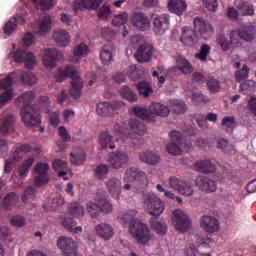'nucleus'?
<instances>
[{
    "mask_svg": "<svg viewBox=\"0 0 256 256\" xmlns=\"http://www.w3.org/2000/svg\"><path fill=\"white\" fill-rule=\"evenodd\" d=\"M110 172V166L99 164L94 170V177L97 180H105Z\"/></svg>",
    "mask_w": 256,
    "mask_h": 256,
    "instance_id": "09e8293b",
    "label": "nucleus"
},
{
    "mask_svg": "<svg viewBox=\"0 0 256 256\" xmlns=\"http://www.w3.org/2000/svg\"><path fill=\"white\" fill-rule=\"evenodd\" d=\"M104 0H82L80 3L74 4V12H78L82 9L97 10Z\"/></svg>",
    "mask_w": 256,
    "mask_h": 256,
    "instance_id": "7c9ffc66",
    "label": "nucleus"
},
{
    "mask_svg": "<svg viewBox=\"0 0 256 256\" xmlns=\"http://www.w3.org/2000/svg\"><path fill=\"white\" fill-rule=\"evenodd\" d=\"M15 118L13 114L4 112L0 118V134L5 136L14 131Z\"/></svg>",
    "mask_w": 256,
    "mask_h": 256,
    "instance_id": "a211bd4d",
    "label": "nucleus"
},
{
    "mask_svg": "<svg viewBox=\"0 0 256 256\" xmlns=\"http://www.w3.org/2000/svg\"><path fill=\"white\" fill-rule=\"evenodd\" d=\"M131 24L139 31H146L150 28V19L143 13H134Z\"/></svg>",
    "mask_w": 256,
    "mask_h": 256,
    "instance_id": "4be33fe9",
    "label": "nucleus"
},
{
    "mask_svg": "<svg viewBox=\"0 0 256 256\" xmlns=\"http://www.w3.org/2000/svg\"><path fill=\"white\" fill-rule=\"evenodd\" d=\"M195 168L202 173H214L216 171V166L212 164L210 160L197 161L194 164Z\"/></svg>",
    "mask_w": 256,
    "mask_h": 256,
    "instance_id": "a19ab883",
    "label": "nucleus"
},
{
    "mask_svg": "<svg viewBox=\"0 0 256 256\" xmlns=\"http://www.w3.org/2000/svg\"><path fill=\"white\" fill-rule=\"evenodd\" d=\"M200 226L208 233H214L216 231H219V229H220L219 221L215 217H212V216L202 217Z\"/></svg>",
    "mask_w": 256,
    "mask_h": 256,
    "instance_id": "bb28decb",
    "label": "nucleus"
},
{
    "mask_svg": "<svg viewBox=\"0 0 256 256\" xmlns=\"http://www.w3.org/2000/svg\"><path fill=\"white\" fill-rule=\"evenodd\" d=\"M89 54V47L86 43L82 42L74 47V57L72 60L79 62L83 57H87Z\"/></svg>",
    "mask_w": 256,
    "mask_h": 256,
    "instance_id": "58836bf2",
    "label": "nucleus"
},
{
    "mask_svg": "<svg viewBox=\"0 0 256 256\" xmlns=\"http://www.w3.org/2000/svg\"><path fill=\"white\" fill-rule=\"evenodd\" d=\"M120 96L130 103H136L138 101L137 94L128 86H122L119 90Z\"/></svg>",
    "mask_w": 256,
    "mask_h": 256,
    "instance_id": "79ce46f5",
    "label": "nucleus"
},
{
    "mask_svg": "<svg viewBox=\"0 0 256 256\" xmlns=\"http://www.w3.org/2000/svg\"><path fill=\"white\" fill-rule=\"evenodd\" d=\"M10 224L15 227H23L26 224V218L23 215H14L11 220Z\"/></svg>",
    "mask_w": 256,
    "mask_h": 256,
    "instance_id": "338daca9",
    "label": "nucleus"
},
{
    "mask_svg": "<svg viewBox=\"0 0 256 256\" xmlns=\"http://www.w3.org/2000/svg\"><path fill=\"white\" fill-rule=\"evenodd\" d=\"M128 126L131 132H128V128L120 126V124H114L113 132L122 140L126 139H138V136H143L146 133V126L139 122L137 118H131L128 122ZM137 135V136H136Z\"/></svg>",
    "mask_w": 256,
    "mask_h": 256,
    "instance_id": "20e7f679",
    "label": "nucleus"
},
{
    "mask_svg": "<svg viewBox=\"0 0 256 256\" xmlns=\"http://www.w3.org/2000/svg\"><path fill=\"white\" fill-rule=\"evenodd\" d=\"M170 107L172 112L177 115L185 114L187 111V106L181 99L170 100Z\"/></svg>",
    "mask_w": 256,
    "mask_h": 256,
    "instance_id": "37998d69",
    "label": "nucleus"
},
{
    "mask_svg": "<svg viewBox=\"0 0 256 256\" xmlns=\"http://www.w3.org/2000/svg\"><path fill=\"white\" fill-rule=\"evenodd\" d=\"M58 248L64 256H77L78 244L72 238L62 236L58 239Z\"/></svg>",
    "mask_w": 256,
    "mask_h": 256,
    "instance_id": "2eb2a0df",
    "label": "nucleus"
},
{
    "mask_svg": "<svg viewBox=\"0 0 256 256\" xmlns=\"http://www.w3.org/2000/svg\"><path fill=\"white\" fill-rule=\"evenodd\" d=\"M242 35L240 29H234L230 31V42L234 47H240L242 45Z\"/></svg>",
    "mask_w": 256,
    "mask_h": 256,
    "instance_id": "603ef678",
    "label": "nucleus"
},
{
    "mask_svg": "<svg viewBox=\"0 0 256 256\" xmlns=\"http://www.w3.org/2000/svg\"><path fill=\"white\" fill-rule=\"evenodd\" d=\"M86 160V154L83 149L78 148L70 153V162L74 165H83Z\"/></svg>",
    "mask_w": 256,
    "mask_h": 256,
    "instance_id": "c03bdc74",
    "label": "nucleus"
},
{
    "mask_svg": "<svg viewBox=\"0 0 256 256\" xmlns=\"http://www.w3.org/2000/svg\"><path fill=\"white\" fill-rule=\"evenodd\" d=\"M170 26V17L167 14L156 16L153 20V31L156 35H163Z\"/></svg>",
    "mask_w": 256,
    "mask_h": 256,
    "instance_id": "dca6fc26",
    "label": "nucleus"
},
{
    "mask_svg": "<svg viewBox=\"0 0 256 256\" xmlns=\"http://www.w3.org/2000/svg\"><path fill=\"white\" fill-rule=\"evenodd\" d=\"M114 45L111 43L103 45L100 50V60L103 65H110L113 62Z\"/></svg>",
    "mask_w": 256,
    "mask_h": 256,
    "instance_id": "2f4dec72",
    "label": "nucleus"
},
{
    "mask_svg": "<svg viewBox=\"0 0 256 256\" xmlns=\"http://www.w3.org/2000/svg\"><path fill=\"white\" fill-rule=\"evenodd\" d=\"M139 160L142 163L155 166L158 163H160L161 158H160V155L154 152H141L139 153Z\"/></svg>",
    "mask_w": 256,
    "mask_h": 256,
    "instance_id": "c9c22d12",
    "label": "nucleus"
},
{
    "mask_svg": "<svg viewBox=\"0 0 256 256\" xmlns=\"http://www.w3.org/2000/svg\"><path fill=\"white\" fill-rule=\"evenodd\" d=\"M238 14L239 16H253L255 14L253 5L245 2L240 3L238 6Z\"/></svg>",
    "mask_w": 256,
    "mask_h": 256,
    "instance_id": "3c124183",
    "label": "nucleus"
},
{
    "mask_svg": "<svg viewBox=\"0 0 256 256\" xmlns=\"http://www.w3.org/2000/svg\"><path fill=\"white\" fill-rule=\"evenodd\" d=\"M123 107H125V104L120 100H114L113 102H98L96 105V113L100 117H113Z\"/></svg>",
    "mask_w": 256,
    "mask_h": 256,
    "instance_id": "6e6552de",
    "label": "nucleus"
},
{
    "mask_svg": "<svg viewBox=\"0 0 256 256\" xmlns=\"http://www.w3.org/2000/svg\"><path fill=\"white\" fill-rule=\"evenodd\" d=\"M151 228L159 235H164L167 233L168 227L165 223L151 220Z\"/></svg>",
    "mask_w": 256,
    "mask_h": 256,
    "instance_id": "e2e57ef3",
    "label": "nucleus"
},
{
    "mask_svg": "<svg viewBox=\"0 0 256 256\" xmlns=\"http://www.w3.org/2000/svg\"><path fill=\"white\" fill-rule=\"evenodd\" d=\"M51 29V17L46 15L42 17L33 27L36 34L45 36Z\"/></svg>",
    "mask_w": 256,
    "mask_h": 256,
    "instance_id": "cd10ccee",
    "label": "nucleus"
},
{
    "mask_svg": "<svg viewBox=\"0 0 256 256\" xmlns=\"http://www.w3.org/2000/svg\"><path fill=\"white\" fill-rule=\"evenodd\" d=\"M106 189L111 197L119 199L122 193V181L113 177L106 182Z\"/></svg>",
    "mask_w": 256,
    "mask_h": 256,
    "instance_id": "a878e982",
    "label": "nucleus"
},
{
    "mask_svg": "<svg viewBox=\"0 0 256 256\" xmlns=\"http://www.w3.org/2000/svg\"><path fill=\"white\" fill-rule=\"evenodd\" d=\"M170 143L167 145L166 150L168 154L173 156L182 155L183 151H190L192 148V143L190 140H186L181 132L177 130H172L169 134Z\"/></svg>",
    "mask_w": 256,
    "mask_h": 256,
    "instance_id": "39448f33",
    "label": "nucleus"
},
{
    "mask_svg": "<svg viewBox=\"0 0 256 256\" xmlns=\"http://www.w3.org/2000/svg\"><path fill=\"white\" fill-rule=\"evenodd\" d=\"M8 58L13 59L17 63H25L28 69H31L37 63L36 56L33 54V52L25 49L11 51Z\"/></svg>",
    "mask_w": 256,
    "mask_h": 256,
    "instance_id": "1a4fd4ad",
    "label": "nucleus"
},
{
    "mask_svg": "<svg viewBox=\"0 0 256 256\" xmlns=\"http://www.w3.org/2000/svg\"><path fill=\"white\" fill-rule=\"evenodd\" d=\"M35 98L36 95L33 91H26L16 100V104L21 107L22 120L27 127H33L41 123L40 114L32 106V101Z\"/></svg>",
    "mask_w": 256,
    "mask_h": 256,
    "instance_id": "f257e3e1",
    "label": "nucleus"
},
{
    "mask_svg": "<svg viewBox=\"0 0 256 256\" xmlns=\"http://www.w3.org/2000/svg\"><path fill=\"white\" fill-rule=\"evenodd\" d=\"M53 37L56 45L60 47L66 48L71 44V35L64 29L54 31Z\"/></svg>",
    "mask_w": 256,
    "mask_h": 256,
    "instance_id": "c756f323",
    "label": "nucleus"
},
{
    "mask_svg": "<svg viewBox=\"0 0 256 256\" xmlns=\"http://www.w3.org/2000/svg\"><path fill=\"white\" fill-rule=\"evenodd\" d=\"M63 59V53L56 48H46L43 50V64L47 69H54L57 62Z\"/></svg>",
    "mask_w": 256,
    "mask_h": 256,
    "instance_id": "f8f14e48",
    "label": "nucleus"
},
{
    "mask_svg": "<svg viewBox=\"0 0 256 256\" xmlns=\"http://www.w3.org/2000/svg\"><path fill=\"white\" fill-rule=\"evenodd\" d=\"M207 88L210 93H219L221 90L220 80L215 77L209 78L207 80Z\"/></svg>",
    "mask_w": 256,
    "mask_h": 256,
    "instance_id": "6e6d98bb",
    "label": "nucleus"
},
{
    "mask_svg": "<svg viewBox=\"0 0 256 256\" xmlns=\"http://www.w3.org/2000/svg\"><path fill=\"white\" fill-rule=\"evenodd\" d=\"M194 30L200 34L204 40H209L214 34V27L205 19L197 17L193 21Z\"/></svg>",
    "mask_w": 256,
    "mask_h": 256,
    "instance_id": "ddd939ff",
    "label": "nucleus"
},
{
    "mask_svg": "<svg viewBox=\"0 0 256 256\" xmlns=\"http://www.w3.org/2000/svg\"><path fill=\"white\" fill-rule=\"evenodd\" d=\"M140 96L148 98L153 94V88L149 82L141 81L136 84Z\"/></svg>",
    "mask_w": 256,
    "mask_h": 256,
    "instance_id": "a18cd8bd",
    "label": "nucleus"
},
{
    "mask_svg": "<svg viewBox=\"0 0 256 256\" xmlns=\"http://www.w3.org/2000/svg\"><path fill=\"white\" fill-rule=\"evenodd\" d=\"M99 143L104 149L114 150L116 148L115 140L109 132H101L99 136Z\"/></svg>",
    "mask_w": 256,
    "mask_h": 256,
    "instance_id": "e433bc0d",
    "label": "nucleus"
},
{
    "mask_svg": "<svg viewBox=\"0 0 256 256\" xmlns=\"http://www.w3.org/2000/svg\"><path fill=\"white\" fill-rule=\"evenodd\" d=\"M87 210H88V213H90L91 217L96 218L98 216V213L100 211L98 196L96 198V203L88 202Z\"/></svg>",
    "mask_w": 256,
    "mask_h": 256,
    "instance_id": "69168bd1",
    "label": "nucleus"
},
{
    "mask_svg": "<svg viewBox=\"0 0 256 256\" xmlns=\"http://www.w3.org/2000/svg\"><path fill=\"white\" fill-rule=\"evenodd\" d=\"M169 186L170 188L178 191V193L185 196H191L194 193L193 183L184 181L176 177H171L169 179Z\"/></svg>",
    "mask_w": 256,
    "mask_h": 256,
    "instance_id": "4468645a",
    "label": "nucleus"
},
{
    "mask_svg": "<svg viewBox=\"0 0 256 256\" xmlns=\"http://www.w3.org/2000/svg\"><path fill=\"white\" fill-rule=\"evenodd\" d=\"M35 159L34 158H29L23 162V164L18 168V174H19V179L17 176L12 177L13 183L17 186L20 187L23 185V180L28 176L29 171L31 167L33 166ZM18 179V181H17Z\"/></svg>",
    "mask_w": 256,
    "mask_h": 256,
    "instance_id": "f3484780",
    "label": "nucleus"
},
{
    "mask_svg": "<svg viewBox=\"0 0 256 256\" xmlns=\"http://www.w3.org/2000/svg\"><path fill=\"white\" fill-rule=\"evenodd\" d=\"M239 31L241 33L242 41L251 42L255 39L256 29L254 25H244L239 28Z\"/></svg>",
    "mask_w": 256,
    "mask_h": 256,
    "instance_id": "4c0bfd02",
    "label": "nucleus"
},
{
    "mask_svg": "<svg viewBox=\"0 0 256 256\" xmlns=\"http://www.w3.org/2000/svg\"><path fill=\"white\" fill-rule=\"evenodd\" d=\"M99 211L104 213H111L113 211L112 204L105 196H98Z\"/></svg>",
    "mask_w": 256,
    "mask_h": 256,
    "instance_id": "8fccbe9b",
    "label": "nucleus"
},
{
    "mask_svg": "<svg viewBox=\"0 0 256 256\" xmlns=\"http://www.w3.org/2000/svg\"><path fill=\"white\" fill-rule=\"evenodd\" d=\"M66 77L72 78L70 96L76 100L79 99L83 88V81L79 72L73 66H68L65 69H59L58 74H56V82H62Z\"/></svg>",
    "mask_w": 256,
    "mask_h": 256,
    "instance_id": "7ed1b4c3",
    "label": "nucleus"
},
{
    "mask_svg": "<svg viewBox=\"0 0 256 256\" xmlns=\"http://www.w3.org/2000/svg\"><path fill=\"white\" fill-rule=\"evenodd\" d=\"M135 216L136 212L130 211L123 214L121 216V220H123L125 223L130 224V234L136 240V242L142 245H146L152 239L150 229L146 224L135 219Z\"/></svg>",
    "mask_w": 256,
    "mask_h": 256,
    "instance_id": "f03ea898",
    "label": "nucleus"
},
{
    "mask_svg": "<svg viewBox=\"0 0 256 256\" xmlns=\"http://www.w3.org/2000/svg\"><path fill=\"white\" fill-rule=\"evenodd\" d=\"M34 194H35V188L33 186L27 187L26 190L24 191V194L22 195V198H21L22 202L26 204L30 198L34 197Z\"/></svg>",
    "mask_w": 256,
    "mask_h": 256,
    "instance_id": "774afa93",
    "label": "nucleus"
},
{
    "mask_svg": "<svg viewBox=\"0 0 256 256\" xmlns=\"http://www.w3.org/2000/svg\"><path fill=\"white\" fill-rule=\"evenodd\" d=\"M124 180L133 183V187L137 191L144 189L149 184L146 173L137 168L127 169Z\"/></svg>",
    "mask_w": 256,
    "mask_h": 256,
    "instance_id": "423d86ee",
    "label": "nucleus"
},
{
    "mask_svg": "<svg viewBox=\"0 0 256 256\" xmlns=\"http://www.w3.org/2000/svg\"><path fill=\"white\" fill-rule=\"evenodd\" d=\"M176 68L185 75L194 72V68L191 62L183 56H178L176 58Z\"/></svg>",
    "mask_w": 256,
    "mask_h": 256,
    "instance_id": "f704fd0d",
    "label": "nucleus"
},
{
    "mask_svg": "<svg viewBox=\"0 0 256 256\" xmlns=\"http://www.w3.org/2000/svg\"><path fill=\"white\" fill-rule=\"evenodd\" d=\"M68 211L74 218L80 219L84 216V208L78 203L70 205V209Z\"/></svg>",
    "mask_w": 256,
    "mask_h": 256,
    "instance_id": "680f3d73",
    "label": "nucleus"
},
{
    "mask_svg": "<svg viewBox=\"0 0 256 256\" xmlns=\"http://www.w3.org/2000/svg\"><path fill=\"white\" fill-rule=\"evenodd\" d=\"M33 150V148L30 145H22L19 148L16 149L13 158L15 161H19L21 159H23V157L31 152Z\"/></svg>",
    "mask_w": 256,
    "mask_h": 256,
    "instance_id": "5fc2aeb1",
    "label": "nucleus"
},
{
    "mask_svg": "<svg viewBox=\"0 0 256 256\" xmlns=\"http://www.w3.org/2000/svg\"><path fill=\"white\" fill-rule=\"evenodd\" d=\"M195 184L201 191L204 192L210 193L215 192L217 190V182L210 180L205 176H199L198 178H196Z\"/></svg>",
    "mask_w": 256,
    "mask_h": 256,
    "instance_id": "393cba45",
    "label": "nucleus"
},
{
    "mask_svg": "<svg viewBox=\"0 0 256 256\" xmlns=\"http://www.w3.org/2000/svg\"><path fill=\"white\" fill-rule=\"evenodd\" d=\"M20 79L25 85H34L38 81L36 75L34 73H32L31 71L22 73L20 75Z\"/></svg>",
    "mask_w": 256,
    "mask_h": 256,
    "instance_id": "4d7b16f0",
    "label": "nucleus"
},
{
    "mask_svg": "<svg viewBox=\"0 0 256 256\" xmlns=\"http://www.w3.org/2000/svg\"><path fill=\"white\" fill-rule=\"evenodd\" d=\"M217 148L221 149L224 153H231L234 151V146L229 143V140H225V138L217 140Z\"/></svg>",
    "mask_w": 256,
    "mask_h": 256,
    "instance_id": "0e129e2a",
    "label": "nucleus"
},
{
    "mask_svg": "<svg viewBox=\"0 0 256 256\" xmlns=\"http://www.w3.org/2000/svg\"><path fill=\"white\" fill-rule=\"evenodd\" d=\"M14 97L13 89H9L0 94V110L5 107Z\"/></svg>",
    "mask_w": 256,
    "mask_h": 256,
    "instance_id": "bf43d9fd",
    "label": "nucleus"
},
{
    "mask_svg": "<svg viewBox=\"0 0 256 256\" xmlns=\"http://www.w3.org/2000/svg\"><path fill=\"white\" fill-rule=\"evenodd\" d=\"M212 47L207 44L203 43L200 46V51L195 54V58L201 62H207L208 56L211 54Z\"/></svg>",
    "mask_w": 256,
    "mask_h": 256,
    "instance_id": "de8ad7c7",
    "label": "nucleus"
},
{
    "mask_svg": "<svg viewBox=\"0 0 256 256\" xmlns=\"http://www.w3.org/2000/svg\"><path fill=\"white\" fill-rule=\"evenodd\" d=\"M129 15L127 12H121L114 16L112 19V25L115 27L124 26L128 21Z\"/></svg>",
    "mask_w": 256,
    "mask_h": 256,
    "instance_id": "864d4df0",
    "label": "nucleus"
},
{
    "mask_svg": "<svg viewBox=\"0 0 256 256\" xmlns=\"http://www.w3.org/2000/svg\"><path fill=\"white\" fill-rule=\"evenodd\" d=\"M132 113L139 119H142L148 122L154 121V118L150 110H146V108H142L141 106H134L132 108Z\"/></svg>",
    "mask_w": 256,
    "mask_h": 256,
    "instance_id": "ea45409f",
    "label": "nucleus"
},
{
    "mask_svg": "<svg viewBox=\"0 0 256 256\" xmlns=\"http://www.w3.org/2000/svg\"><path fill=\"white\" fill-rule=\"evenodd\" d=\"M217 44L220 46L222 51H228L232 45L231 40L226 37L225 34H219L217 37Z\"/></svg>",
    "mask_w": 256,
    "mask_h": 256,
    "instance_id": "052dcab7",
    "label": "nucleus"
},
{
    "mask_svg": "<svg viewBox=\"0 0 256 256\" xmlns=\"http://www.w3.org/2000/svg\"><path fill=\"white\" fill-rule=\"evenodd\" d=\"M130 160L129 154L125 151L116 150L108 154L107 162L113 169H122L128 165Z\"/></svg>",
    "mask_w": 256,
    "mask_h": 256,
    "instance_id": "9d476101",
    "label": "nucleus"
},
{
    "mask_svg": "<svg viewBox=\"0 0 256 256\" xmlns=\"http://www.w3.org/2000/svg\"><path fill=\"white\" fill-rule=\"evenodd\" d=\"M149 112L153 115L165 118L170 114L169 106H165V104H160V102H153L151 106H149Z\"/></svg>",
    "mask_w": 256,
    "mask_h": 256,
    "instance_id": "473e14b6",
    "label": "nucleus"
},
{
    "mask_svg": "<svg viewBox=\"0 0 256 256\" xmlns=\"http://www.w3.org/2000/svg\"><path fill=\"white\" fill-rule=\"evenodd\" d=\"M144 208L155 218H158L165 210L161 199L152 193L144 195Z\"/></svg>",
    "mask_w": 256,
    "mask_h": 256,
    "instance_id": "0eeeda50",
    "label": "nucleus"
},
{
    "mask_svg": "<svg viewBox=\"0 0 256 256\" xmlns=\"http://www.w3.org/2000/svg\"><path fill=\"white\" fill-rule=\"evenodd\" d=\"M172 224L176 230L180 231L181 233H185L190 229L192 222L189 216L182 210H175L173 212Z\"/></svg>",
    "mask_w": 256,
    "mask_h": 256,
    "instance_id": "9b49d317",
    "label": "nucleus"
},
{
    "mask_svg": "<svg viewBox=\"0 0 256 256\" xmlns=\"http://www.w3.org/2000/svg\"><path fill=\"white\" fill-rule=\"evenodd\" d=\"M20 196L16 192H10L1 201V206L5 211H12L15 208H20Z\"/></svg>",
    "mask_w": 256,
    "mask_h": 256,
    "instance_id": "aec40b11",
    "label": "nucleus"
},
{
    "mask_svg": "<svg viewBox=\"0 0 256 256\" xmlns=\"http://www.w3.org/2000/svg\"><path fill=\"white\" fill-rule=\"evenodd\" d=\"M62 225H64V228L68 229V231L74 233L82 232L83 230L81 226L76 227L77 223L71 218L64 219Z\"/></svg>",
    "mask_w": 256,
    "mask_h": 256,
    "instance_id": "13d9d810",
    "label": "nucleus"
},
{
    "mask_svg": "<svg viewBox=\"0 0 256 256\" xmlns=\"http://www.w3.org/2000/svg\"><path fill=\"white\" fill-rule=\"evenodd\" d=\"M50 167L48 163H38L35 167V173L39 176L35 177V183L38 187L44 186L49 181L48 172Z\"/></svg>",
    "mask_w": 256,
    "mask_h": 256,
    "instance_id": "6ab92c4d",
    "label": "nucleus"
},
{
    "mask_svg": "<svg viewBox=\"0 0 256 256\" xmlns=\"http://www.w3.org/2000/svg\"><path fill=\"white\" fill-rule=\"evenodd\" d=\"M180 42L185 46H194L198 42V36L193 29L185 26L182 28Z\"/></svg>",
    "mask_w": 256,
    "mask_h": 256,
    "instance_id": "5701e85b",
    "label": "nucleus"
},
{
    "mask_svg": "<svg viewBox=\"0 0 256 256\" xmlns=\"http://www.w3.org/2000/svg\"><path fill=\"white\" fill-rule=\"evenodd\" d=\"M95 233L98 237L102 238L103 240H110L113 238L115 232L112 225L107 223H100L97 224L94 228Z\"/></svg>",
    "mask_w": 256,
    "mask_h": 256,
    "instance_id": "b1692460",
    "label": "nucleus"
},
{
    "mask_svg": "<svg viewBox=\"0 0 256 256\" xmlns=\"http://www.w3.org/2000/svg\"><path fill=\"white\" fill-rule=\"evenodd\" d=\"M52 168L58 172V176L64 178V180H68L67 173L65 172L67 169V163L65 161L60 159L54 160V162H52Z\"/></svg>",
    "mask_w": 256,
    "mask_h": 256,
    "instance_id": "49530a36",
    "label": "nucleus"
},
{
    "mask_svg": "<svg viewBox=\"0 0 256 256\" xmlns=\"http://www.w3.org/2000/svg\"><path fill=\"white\" fill-rule=\"evenodd\" d=\"M154 48L149 45H140L135 53V58L139 63H148L152 60Z\"/></svg>",
    "mask_w": 256,
    "mask_h": 256,
    "instance_id": "412c9836",
    "label": "nucleus"
},
{
    "mask_svg": "<svg viewBox=\"0 0 256 256\" xmlns=\"http://www.w3.org/2000/svg\"><path fill=\"white\" fill-rule=\"evenodd\" d=\"M18 25H25V19L22 15H16L10 18V20L4 25V33L6 35H12L16 31Z\"/></svg>",
    "mask_w": 256,
    "mask_h": 256,
    "instance_id": "c85d7f7f",
    "label": "nucleus"
},
{
    "mask_svg": "<svg viewBox=\"0 0 256 256\" xmlns=\"http://www.w3.org/2000/svg\"><path fill=\"white\" fill-rule=\"evenodd\" d=\"M187 3L185 0H169L168 9L171 13L180 16L187 10Z\"/></svg>",
    "mask_w": 256,
    "mask_h": 256,
    "instance_id": "72a5a7b5",
    "label": "nucleus"
}]
</instances>
